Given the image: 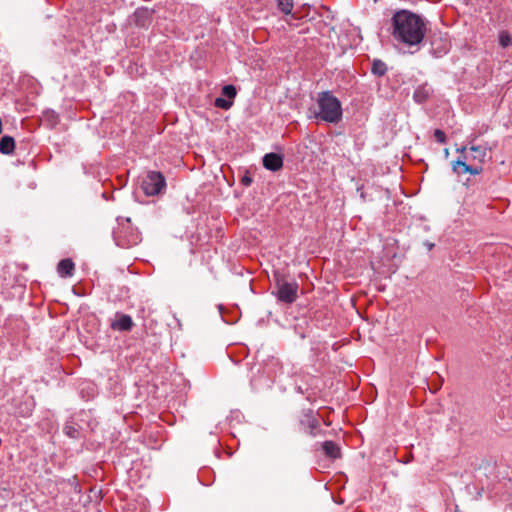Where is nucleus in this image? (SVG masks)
I'll list each match as a JSON object with an SVG mask.
<instances>
[{"mask_svg": "<svg viewBox=\"0 0 512 512\" xmlns=\"http://www.w3.org/2000/svg\"><path fill=\"white\" fill-rule=\"evenodd\" d=\"M499 43L503 48L508 47L512 43L510 34H500Z\"/></svg>", "mask_w": 512, "mask_h": 512, "instance_id": "obj_21", "label": "nucleus"}, {"mask_svg": "<svg viewBox=\"0 0 512 512\" xmlns=\"http://www.w3.org/2000/svg\"><path fill=\"white\" fill-rule=\"evenodd\" d=\"M307 433L312 437H317L321 434V429L318 421L315 418L308 419V431Z\"/></svg>", "mask_w": 512, "mask_h": 512, "instance_id": "obj_16", "label": "nucleus"}, {"mask_svg": "<svg viewBox=\"0 0 512 512\" xmlns=\"http://www.w3.org/2000/svg\"><path fill=\"white\" fill-rule=\"evenodd\" d=\"M222 95L227 97L228 99L232 100L236 97L237 91L234 85H225L222 88Z\"/></svg>", "mask_w": 512, "mask_h": 512, "instance_id": "obj_19", "label": "nucleus"}, {"mask_svg": "<svg viewBox=\"0 0 512 512\" xmlns=\"http://www.w3.org/2000/svg\"><path fill=\"white\" fill-rule=\"evenodd\" d=\"M433 246H434L433 244H427V247H428L429 249H432V247H433Z\"/></svg>", "mask_w": 512, "mask_h": 512, "instance_id": "obj_28", "label": "nucleus"}, {"mask_svg": "<svg viewBox=\"0 0 512 512\" xmlns=\"http://www.w3.org/2000/svg\"><path fill=\"white\" fill-rule=\"evenodd\" d=\"M64 433L70 438H78L80 436V431L76 427V425L67 423L64 427Z\"/></svg>", "mask_w": 512, "mask_h": 512, "instance_id": "obj_18", "label": "nucleus"}, {"mask_svg": "<svg viewBox=\"0 0 512 512\" xmlns=\"http://www.w3.org/2000/svg\"><path fill=\"white\" fill-rule=\"evenodd\" d=\"M434 137L435 139L439 142V143H445L446 142V135L445 133L440 130V129H436L434 131Z\"/></svg>", "mask_w": 512, "mask_h": 512, "instance_id": "obj_22", "label": "nucleus"}, {"mask_svg": "<svg viewBox=\"0 0 512 512\" xmlns=\"http://www.w3.org/2000/svg\"><path fill=\"white\" fill-rule=\"evenodd\" d=\"M465 150H466V147H462L459 151H460L461 153H464V152H465Z\"/></svg>", "mask_w": 512, "mask_h": 512, "instance_id": "obj_25", "label": "nucleus"}, {"mask_svg": "<svg viewBox=\"0 0 512 512\" xmlns=\"http://www.w3.org/2000/svg\"><path fill=\"white\" fill-rule=\"evenodd\" d=\"M425 34H392V44L400 52L414 53L419 49V45L424 39Z\"/></svg>", "mask_w": 512, "mask_h": 512, "instance_id": "obj_4", "label": "nucleus"}, {"mask_svg": "<svg viewBox=\"0 0 512 512\" xmlns=\"http://www.w3.org/2000/svg\"><path fill=\"white\" fill-rule=\"evenodd\" d=\"M334 30H335V27H333V26H331V27L329 28V32H332V31H334Z\"/></svg>", "mask_w": 512, "mask_h": 512, "instance_id": "obj_26", "label": "nucleus"}, {"mask_svg": "<svg viewBox=\"0 0 512 512\" xmlns=\"http://www.w3.org/2000/svg\"><path fill=\"white\" fill-rule=\"evenodd\" d=\"M252 182V179L248 176H244L242 178V183L245 185V186H249Z\"/></svg>", "mask_w": 512, "mask_h": 512, "instance_id": "obj_24", "label": "nucleus"}, {"mask_svg": "<svg viewBox=\"0 0 512 512\" xmlns=\"http://www.w3.org/2000/svg\"><path fill=\"white\" fill-rule=\"evenodd\" d=\"M116 319L111 322V328L115 331L127 332L134 325L132 318L127 314L116 313Z\"/></svg>", "mask_w": 512, "mask_h": 512, "instance_id": "obj_7", "label": "nucleus"}, {"mask_svg": "<svg viewBox=\"0 0 512 512\" xmlns=\"http://www.w3.org/2000/svg\"><path fill=\"white\" fill-rule=\"evenodd\" d=\"M277 6L284 14H290L293 9V0H276Z\"/></svg>", "mask_w": 512, "mask_h": 512, "instance_id": "obj_17", "label": "nucleus"}, {"mask_svg": "<svg viewBox=\"0 0 512 512\" xmlns=\"http://www.w3.org/2000/svg\"><path fill=\"white\" fill-rule=\"evenodd\" d=\"M309 31V28L302 29L300 32H307Z\"/></svg>", "mask_w": 512, "mask_h": 512, "instance_id": "obj_27", "label": "nucleus"}, {"mask_svg": "<svg viewBox=\"0 0 512 512\" xmlns=\"http://www.w3.org/2000/svg\"><path fill=\"white\" fill-rule=\"evenodd\" d=\"M15 148L14 138L11 136H3L0 140V153L9 155L13 153Z\"/></svg>", "mask_w": 512, "mask_h": 512, "instance_id": "obj_13", "label": "nucleus"}, {"mask_svg": "<svg viewBox=\"0 0 512 512\" xmlns=\"http://www.w3.org/2000/svg\"><path fill=\"white\" fill-rule=\"evenodd\" d=\"M371 71L376 76H383L387 72V65L379 59H375L372 63Z\"/></svg>", "mask_w": 512, "mask_h": 512, "instance_id": "obj_15", "label": "nucleus"}, {"mask_svg": "<svg viewBox=\"0 0 512 512\" xmlns=\"http://www.w3.org/2000/svg\"><path fill=\"white\" fill-rule=\"evenodd\" d=\"M393 32H426L427 21L408 9L395 11L391 18Z\"/></svg>", "mask_w": 512, "mask_h": 512, "instance_id": "obj_1", "label": "nucleus"}, {"mask_svg": "<svg viewBox=\"0 0 512 512\" xmlns=\"http://www.w3.org/2000/svg\"><path fill=\"white\" fill-rule=\"evenodd\" d=\"M432 93V88L428 84L420 85L416 88L413 94V99L417 103H424L428 100Z\"/></svg>", "mask_w": 512, "mask_h": 512, "instance_id": "obj_10", "label": "nucleus"}, {"mask_svg": "<svg viewBox=\"0 0 512 512\" xmlns=\"http://www.w3.org/2000/svg\"><path fill=\"white\" fill-rule=\"evenodd\" d=\"M470 151L473 153L472 159L478 160L480 163H482L487 156L486 146H482V145L471 146Z\"/></svg>", "mask_w": 512, "mask_h": 512, "instance_id": "obj_14", "label": "nucleus"}, {"mask_svg": "<svg viewBox=\"0 0 512 512\" xmlns=\"http://www.w3.org/2000/svg\"><path fill=\"white\" fill-rule=\"evenodd\" d=\"M263 166L270 171H278L283 166V157L277 153H268L263 157Z\"/></svg>", "mask_w": 512, "mask_h": 512, "instance_id": "obj_8", "label": "nucleus"}, {"mask_svg": "<svg viewBox=\"0 0 512 512\" xmlns=\"http://www.w3.org/2000/svg\"><path fill=\"white\" fill-rule=\"evenodd\" d=\"M322 449L324 451V454L332 459L339 458L341 455V450L338 444H336L333 441H325L322 443Z\"/></svg>", "mask_w": 512, "mask_h": 512, "instance_id": "obj_11", "label": "nucleus"}, {"mask_svg": "<svg viewBox=\"0 0 512 512\" xmlns=\"http://www.w3.org/2000/svg\"><path fill=\"white\" fill-rule=\"evenodd\" d=\"M274 278L277 289L274 294L278 301L286 304H292L295 302L298 297V283L294 280H285V278L279 273H275Z\"/></svg>", "mask_w": 512, "mask_h": 512, "instance_id": "obj_3", "label": "nucleus"}, {"mask_svg": "<svg viewBox=\"0 0 512 512\" xmlns=\"http://www.w3.org/2000/svg\"><path fill=\"white\" fill-rule=\"evenodd\" d=\"M153 21V10L146 7L136 9L133 15L130 17V24L134 25V28L140 30H148Z\"/></svg>", "mask_w": 512, "mask_h": 512, "instance_id": "obj_6", "label": "nucleus"}, {"mask_svg": "<svg viewBox=\"0 0 512 512\" xmlns=\"http://www.w3.org/2000/svg\"><path fill=\"white\" fill-rule=\"evenodd\" d=\"M482 170H483L482 166H472L471 165L469 174L478 175L482 172Z\"/></svg>", "mask_w": 512, "mask_h": 512, "instance_id": "obj_23", "label": "nucleus"}, {"mask_svg": "<svg viewBox=\"0 0 512 512\" xmlns=\"http://www.w3.org/2000/svg\"><path fill=\"white\" fill-rule=\"evenodd\" d=\"M74 269V262L69 258L62 259L57 265V272L63 278L71 277L74 273Z\"/></svg>", "mask_w": 512, "mask_h": 512, "instance_id": "obj_9", "label": "nucleus"}, {"mask_svg": "<svg viewBox=\"0 0 512 512\" xmlns=\"http://www.w3.org/2000/svg\"><path fill=\"white\" fill-rule=\"evenodd\" d=\"M233 105L232 100L230 99H224V98H216L215 99V106L224 110H228Z\"/></svg>", "mask_w": 512, "mask_h": 512, "instance_id": "obj_20", "label": "nucleus"}, {"mask_svg": "<svg viewBox=\"0 0 512 512\" xmlns=\"http://www.w3.org/2000/svg\"><path fill=\"white\" fill-rule=\"evenodd\" d=\"M375 2H377L378 0H374Z\"/></svg>", "mask_w": 512, "mask_h": 512, "instance_id": "obj_29", "label": "nucleus"}, {"mask_svg": "<svg viewBox=\"0 0 512 512\" xmlns=\"http://www.w3.org/2000/svg\"><path fill=\"white\" fill-rule=\"evenodd\" d=\"M317 104L319 112L315 114L316 118L336 124L342 119L341 102L330 91H323L318 94Z\"/></svg>", "mask_w": 512, "mask_h": 512, "instance_id": "obj_2", "label": "nucleus"}, {"mask_svg": "<svg viewBox=\"0 0 512 512\" xmlns=\"http://www.w3.org/2000/svg\"><path fill=\"white\" fill-rule=\"evenodd\" d=\"M166 187V180L162 173L149 171L141 183V188L147 196H155Z\"/></svg>", "mask_w": 512, "mask_h": 512, "instance_id": "obj_5", "label": "nucleus"}, {"mask_svg": "<svg viewBox=\"0 0 512 512\" xmlns=\"http://www.w3.org/2000/svg\"><path fill=\"white\" fill-rule=\"evenodd\" d=\"M468 157L462 156L459 157L456 161L452 163V170L454 173L461 175L465 173H469L471 165L467 164Z\"/></svg>", "mask_w": 512, "mask_h": 512, "instance_id": "obj_12", "label": "nucleus"}]
</instances>
